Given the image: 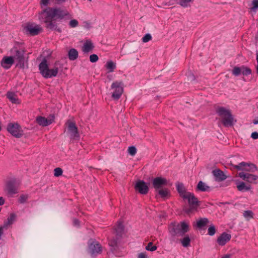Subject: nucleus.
I'll return each instance as SVG.
<instances>
[{
  "mask_svg": "<svg viewBox=\"0 0 258 258\" xmlns=\"http://www.w3.org/2000/svg\"><path fill=\"white\" fill-rule=\"evenodd\" d=\"M72 18V15L65 9L60 8H48L39 14V19L46 24L48 28L52 29L55 25L53 20H68Z\"/></svg>",
  "mask_w": 258,
  "mask_h": 258,
  "instance_id": "1",
  "label": "nucleus"
},
{
  "mask_svg": "<svg viewBox=\"0 0 258 258\" xmlns=\"http://www.w3.org/2000/svg\"><path fill=\"white\" fill-rule=\"evenodd\" d=\"M176 186L178 192L181 197L184 200L188 201L190 206V209L186 212L190 213L192 210L196 209L198 206V200L195 197L192 193L187 191L183 184L182 183L178 182L176 184Z\"/></svg>",
  "mask_w": 258,
  "mask_h": 258,
  "instance_id": "2",
  "label": "nucleus"
},
{
  "mask_svg": "<svg viewBox=\"0 0 258 258\" xmlns=\"http://www.w3.org/2000/svg\"><path fill=\"white\" fill-rule=\"evenodd\" d=\"M39 70L43 77L50 78L56 76L58 72V67L57 63L51 67L48 65L46 60H43L39 64Z\"/></svg>",
  "mask_w": 258,
  "mask_h": 258,
  "instance_id": "3",
  "label": "nucleus"
},
{
  "mask_svg": "<svg viewBox=\"0 0 258 258\" xmlns=\"http://www.w3.org/2000/svg\"><path fill=\"white\" fill-rule=\"evenodd\" d=\"M14 51L15 52V55L10 56H5L2 59L1 64L3 68L5 69H10L15 60L18 61L20 63L23 61V53L16 49Z\"/></svg>",
  "mask_w": 258,
  "mask_h": 258,
  "instance_id": "4",
  "label": "nucleus"
},
{
  "mask_svg": "<svg viewBox=\"0 0 258 258\" xmlns=\"http://www.w3.org/2000/svg\"><path fill=\"white\" fill-rule=\"evenodd\" d=\"M216 112L221 117L225 126H231L235 121L229 109L220 107L217 108Z\"/></svg>",
  "mask_w": 258,
  "mask_h": 258,
  "instance_id": "5",
  "label": "nucleus"
},
{
  "mask_svg": "<svg viewBox=\"0 0 258 258\" xmlns=\"http://www.w3.org/2000/svg\"><path fill=\"white\" fill-rule=\"evenodd\" d=\"M7 131L12 135L16 138H20L23 135V131L20 125L17 123H9L7 126Z\"/></svg>",
  "mask_w": 258,
  "mask_h": 258,
  "instance_id": "6",
  "label": "nucleus"
},
{
  "mask_svg": "<svg viewBox=\"0 0 258 258\" xmlns=\"http://www.w3.org/2000/svg\"><path fill=\"white\" fill-rule=\"evenodd\" d=\"M111 89L112 90V97L114 99H118L123 93V83L121 82H114L112 84Z\"/></svg>",
  "mask_w": 258,
  "mask_h": 258,
  "instance_id": "7",
  "label": "nucleus"
},
{
  "mask_svg": "<svg viewBox=\"0 0 258 258\" xmlns=\"http://www.w3.org/2000/svg\"><path fill=\"white\" fill-rule=\"evenodd\" d=\"M237 176L249 183H258V175L250 173L240 172L237 174Z\"/></svg>",
  "mask_w": 258,
  "mask_h": 258,
  "instance_id": "8",
  "label": "nucleus"
},
{
  "mask_svg": "<svg viewBox=\"0 0 258 258\" xmlns=\"http://www.w3.org/2000/svg\"><path fill=\"white\" fill-rule=\"evenodd\" d=\"M234 168L238 170H240L242 171L241 172L245 173L254 172L256 170V167L254 164L244 162H241L238 165H235Z\"/></svg>",
  "mask_w": 258,
  "mask_h": 258,
  "instance_id": "9",
  "label": "nucleus"
},
{
  "mask_svg": "<svg viewBox=\"0 0 258 258\" xmlns=\"http://www.w3.org/2000/svg\"><path fill=\"white\" fill-rule=\"evenodd\" d=\"M25 30L27 33L31 35H37L42 31L40 26L35 24H28L25 27Z\"/></svg>",
  "mask_w": 258,
  "mask_h": 258,
  "instance_id": "10",
  "label": "nucleus"
},
{
  "mask_svg": "<svg viewBox=\"0 0 258 258\" xmlns=\"http://www.w3.org/2000/svg\"><path fill=\"white\" fill-rule=\"evenodd\" d=\"M168 181L166 178L162 177H157L153 180V185L156 190L167 184Z\"/></svg>",
  "mask_w": 258,
  "mask_h": 258,
  "instance_id": "11",
  "label": "nucleus"
},
{
  "mask_svg": "<svg viewBox=\"0 0 258 258\" xmlns=\"http://www.w3.org/2000/svg\"><path fill=\"white\" fill-rule=\"evenodd\" d=\"M251 73L250 70L244 66H241L240 67H234L232 70V74L237 76L241 74L243 75L247 76Z\"/></svg>",
  "mask_w": 258,
  "mask_h": 258,
  "instance_id": "12",
  "label": "nucleus"
},
{
  "mask_svg": "<svg viewBox=\"0 0 258 258\" xmlns=\"http://www.w3.org/2000/svg\"><path fill=\"white\" fill-rule=\"evenodd\" d=\"M54 120L53 116H48L47 118H45L43 116H38L36 118L37 122L40 125L43 126H47L51 123Z\"/></svg>",
  "mask_w": 258,
  "mask_h": 258,
  "instance_id": "13",
  "label": "nucleus"
},
{
  "mask_svg": "<svg viewBox=\"0 0 258 258\" xmlns=\"http://www.w3.org/2000/svg\"><path fill=\"white\" fill-rule=\"evenodd\" d=\"M174 227H174L173 229L176 234L180 232L182 234H183L187 232L189 229L188 224L184 222L174 226Z\"/></svg>",
  "mask_w": 258,
  "mask_h": 258,
  "instance_id": "14",
  "label": "nucleus"
},
{
  "mask_svg": "<svg viewBox=\"0 0 258 258\" xmlns=\"http://www.w3.org/2000/svg\"><path fill=\"white\" fill-rule=\"evenodd\" d=\"M237 189L240 191H246L251 189V187L249 184H246L243 181H239L238 179H234Z\"/></svg>",
  "mask_w": 258,
  "mask_h": 258,
  "instance_id": "15",
  "label": "nucleus"
},
{
  "mask_svg": "<svg viewBox=\"0 0 258 258\" xmlns=\"http://www.w3.org/2000/svg\"><path fill=\"white\" fill-rule=\"evenodd\" d=\"M136 190L142 194H146L148 192L149 188L146 183L141 180L138 181L135 185Z\"/></svg>",
  "mask_w": 258,
  "mask_h": 258,
  "instance_id": "16",
  "label": "nucleus"
},
{
  "mask_svg": "<svg viewBox=\"0 0 258 258\" xmlns=\"http://www.w3.org/2000/svg\"><path fill=\"white\" fill-rule=\"evenodd\" d=\"M109 245L110 247V250L117 256H120L122 255L118 251L119 248L117 245V239H112L109 241Z\"/></svg>",
  "mask_w": 258,
  "mask_h": 258,
  "instance_id": "17",
  "label": "nucleus"
},
{
  "mask_svg": "<svg viewBox=\"0 0 258 258\" xmlns=\"http://www.w3.org/2000/svg\"><path fill=\"white\" fill-rule=\"evenodd\" d=\"M14 185H15L14 181H8L5 184L4 190L8 191L9 194H15L17 192V189Z\"/></svg>",
  "mask_w": 258,
  "mask_h": 258,
  "instance_id": "18",
  "label": "nucleus"
},
{
  "mask_svg": "<svg viewBox=\"0 0 258 258\" xmlns=\"http://www.w3.org/2000/svg\"><path fill=\"white\" fill-rule=\"evenodd\" d=\"M67 128L66 130L67 134L69 136L71 139H72V133L78 130L75 123L71 121H68L67 122Z\"/></svg>",
  "mask_w": 258,
  "mask_h": 258,
  "instance_id": "19",
  "label": "nucleus"
},
{
  "mask_svg": "<svg viewBox=\"0 0 258 258\" xmlns=\"http://www.w3.org/2000/svg\"><path fill=\"white\" fill-rule=\"evenodd\" d=\"M97 242L95 239H90L88 242V252L92 256H95Z\"/></svg>",
  "mask_w": 258,
  "mask_h": 258,
  "instance_id": "20",
  "label": "nucleus"
},
{
  "mask_svg": "<svg viewBox=\"0 0 258 258\" xmlns=\"http://www.w3.org/2000/svg\"><path fill=\"white\" fill-rule=\"evenodd\" d=\"M231 235L226 233H223L217 239V242L220 245H224L230 240Z\"/></svg>",
  "mask_w": 258,
  "mask_h": 258,
  "instance_id": "21",
  "label": "nucleus"
},
{
  "mask_svg": "<svg viewBox=\"0 0 258 258\" xmlns=\"http://www.w3.org/2000/svg\"><path fill=\"white\" fill-rule=\"evenodd\" d=\"M17 216L14 213H11L7 220L4 222V227L7 228L8 226L12 225L16 220Z\"/></svg>",
  "mask_w": 258,
  "mask_h": 258,
  "instance_id": "22",
  "label": "nucleus"
},
{
  "mask_svg": "<svg viewBox=\"0 0 258 258\" xmlns=\"http://www.w3.org/2000/svg\"><path fill=\"white\" fill-rule=\"evenodd\" d=\"M213 174L217 180L222 181L226 179V176L224 174L223 172L220 170L216 169L213 170Z\"/></svg>",
  "mask_w": 258,
  "mask_h": 258,
  "instance_id": "23",
  "label": "nucleus"
},
{
  "mask_svg": "<svg viewBox=\"0 0 258 258\" xmlns=\"http://www.w3.org/2000/svg\"><path fill=\"white\" fill-rule=\"evenodd\" d=\"M93 48L92 43L90 40H86L83 46L82 50L85 53L90 52Z\"/></svg>",
  "mask_w": 258,
  "mask_h": 258,
  "instance_id": "24",
  "label": "nucleus"
},
{
  "mask_svg": "<svg viewBox=\"0 0 258 258\" xmlns=\"http://www.w3.org/2000/svg\"><path fill=\"white\" fill-rule=\"evenodd\" d=\"M7 96L8 98L12 102V103L15 104H18L20 103L17 96L15 93L9 92L7 93Z\"/></svg>",
  "mask_w": 258,
  "mask_h": 258,
  "instance_id": "25",
  "label": "nucleus"
},
{
  "mask_svg": "<svg viewBox=\"0 0 258 258\" xmlns=\"http://www.w3.org/2000/svg\"><path fill=\"white\" fill-rule=\"evenodd\" d=\"M197 189L202 191H208L210 190V187L205 182L200 181L197 185Z\"/></svg>",
  "mask_w": 258,
  "mask_h": 258,
  "instance_id": "26",
  "label": "nucleus"
},
{
  "mask_svg": "<svg viewBox=\"0 0 258 258\" xmlns=\"http://www.w3.org/2000/svg\"><path fill=\"white\" fill-rule=\"evenodd\" d=\"M159 196L164 199L167 198L170 196L169 190L167 188H161L156 190Z\"/></svg>",
  "mask_w": 258,
  "mask_h": 258,
  "instance_id": "27",
  "label": "nucleus"
},
{
  "mask_svg": "<svg viewBox=\"0 0 258 258\" xmlns=\"http://www.w3.org/2000/svg\"><path fill=\"white\" fill-rule=\"evenodd\" d=\"M208 223L209 220L207 218H201L197 221L196 226L199 228H202L207 225Z\"/></svg>",
  "mask_w": 258,
  "mask_h": 258,
  "instance_id": "28",
  "label": "nucleus"
},
{
  "mask_svg": "<svg viewBox=\"0 0 258 258\" xmlns=\"http://www.w3.org/2000/svg\"><path fill=\"white\" fill-rule=\"evenodd\" d=\"M123 230V225L122 222H119L115 226L114 230L117 235H120Z\"/></svg>",
  "mask_w": 258,
  "mask_h": 258,
  "instance_id": "29",
  "label": "nucleus"
},
{
  "mask_svg": "<svg viewBox=\"0 0 258 258\" xmlns=\"http://www.w3.org/2000/svg\"><path fill=\"white\" fill-rule=\"evenodd\" d=\"M78 56V51L75 49H71L69 52V57L71 60L76 59Z\"/></svg>",
  "mask_w": 258,
  "mask_h": 258,
  "instance_id": "30",
  "label": "nucleus"
},
{
  "mask_svg": "<svg viewBox=\"0 0 258 258\" xmlns=\"http://www.w3.org/2000/svg\"><path fill=\"white\" fill-rule=\"evenodd\" d=\"M243 216L246 220L249 221L253 218V213L250 210L244 211L243 212Z\"/></svg>",
  "mask_w": 258,
  "mask_h": 258,
  "instance_id": "31",
  "label": "nucleus"
},
{
  "mask_svg": "<svg viewBox=\"0 0 258 258\" xmlns=\"http://www.w3.org/2000/svg\"><path fill=\"white\" fill-rule=\"evenodd\" d=\"M178 3L183 7H187L190 6L193 0H178Z\"/></svg>",
  "mask_w": 258,
  "mask_h": 258,
  "instance_id": "32",
  "label": "nucleus"
},
{
  "mask_svg": "<svg viewBox=\"0 0 258 258\" xmlns=\"http://www.w3.org/2000/svg\"><path fill=\"white\" fill-rule=\"evenodd\" d=\"M106 67L109 72H112L115 69V63L111 61H108L106 64Z\"/></svg>",
  "mask_w": 258,
  "mask_h": 258,
  "instance_id": "33",
  "label": "nucleus"
},
{
  "mask_svg": "<svg viewBox=\"0 0 258 258\" xmlns=\"http://www.w3.org/2000/svg\"><path fill=\"white\" fill-rule=\"evenodd\" d=\"M190 239L188 236H185L181 240L182 245L184 247H187L189 245Z\"/></svg>",
  "mask_w": 258,
  "mask_h": 258,
  "instance_id": "34",
  "label": "nucleus"
},
{
  "mask_svg": "<svg viewBox=\"0 0 258 258\" xmlns=\"http://www.w3.org/2000/svg\"><path fill=\"white\" fill-rule=\"evenodd\" d=\"M157 246L156 245H153L152 242H150L146 246V249L151 251H154L157 249Z\"/></svg>",
  "mask_w": 258,
  "mask_h": 258,
  "instance_id": "35",
  "label": "nucleus"
},
{
  "mask_svg": "<svg viewBox=\"0 0 258 258\" xmlns=\"http://www.w3.org/2000/svg\"><path fill=\"white\" fill-rule=\"evenodd\" d=\"M216 233V228L215 226L211 224L208 229V234L210 236L214 235Z\"/></svg>",
  "mask_w": 258,
  "mask_h": 258,
  "instance_id": "36",
  "label": "nucleus"
},
{
  "mask_svg": "<svg viewBox=\"0 0 258 258\" xmlns=\"http://www.w3.org/2000/svg\"><path fill=\"white\" fill-rule=\"evenodd\" d=\"M251 5V10L255 11L257 9H258V0H253Z\"/></svg>",
  "mask_w": 258,
  "mask_h": 258,
  "instance_id": "37",
  "label": "nucleus"
},
{
  "mask_svg": "<svg viewBox=\"0 0 258 258\" xmlns=\"http://www.w3.org/2000/svg\"><path fill=\"white\" fill-rule=\"evenodd\" d=\"M128 152L131 155L134 156L137 153V149L135 147H130L128 149Z\"/></svg>",
  "mask_w": 258,
  "mask_h": 258,
  "instance_id": "38",
  "label": "nucleus"
},
{
  "mask_svg": "<svg viewBox=\"0 0 258 258\" xmlns=\"http://www.w3.org/2000/svg\"><path fill=\"white\" fill-rule=\"evenodd\" d=\"M78 25V22L75 19L71 20L69 22V26L72 28H75Z\"/></svg>",
  "mask_w": 258,
  "mask_h": 258,
  "instance_id": "39",
  "label": "nucleus"
},
{
  "mask_svg": "<svg viewBox=\"0 0 258 258\" xmlns=\"http://www.w3.org/2000/svg\"><path fill=\"white\" fill-rule=\"evenodd\" d=\"M55 176H59L62 174V170L60 168H56L54 170Z\"/></svg>",
  "mask_w": 258,
  "mask_h": 258,
  "instance_id": "40",
  "label": "nucleus"
},
{
  "mask_svg": "<svg viewBox=\"0 0 258 258\" xmlns=\"http://www.w3.org/2000/svg\"><path fill=\"white\" fill-rule=\"evenodd\" d=\"M28 199V196L27 195H22L20 196L19 201L21 203H24Z\"/></svg>",
  "mask_w": 258,
  "mask_h": 258,
  "instance_id": "41",
  "label": "nucleus"
},
{
  "mask_svg": "<svg viewBox=\"0 0 258 258\" xmlns=\"http://www.w3.org/2000/svg\"><path fill=\"white\" fill-rule=\"evenodd\" d=\"M152 39V36L150 34H146L142 38L144 42H147Z\"/></svg>",
  "mask_w": 258,
  "mask_h": 258,
  "instance_id": "42",
  "label": "nucleus"
},
{
  "mask_svg": "<svg viewBox=\"0 0 258 258\" xmlns=\"http://www.w3.org/2000/svg\"><path fill=\"white\" fill-rule=\"evenodd\" d=\"M138 258H149L146 252H142L138 253Z\"/></svg>",
  "mask_w": 258,
  "mask_h": 258,
  "instance_id": "43",
  "label": "nucleus"
},
{
  "mask_svg": "<svg viewBox=\"0 0 258 258\" xmlns=\"http://www.w3.org/2000/svg\"><path fill=\"white\" fill-rule=\"evenodd\" d=\"M79 139V134L78 131H76L75 132L72 133V139L75 140H78Z\"/></svg>",
  "mask_w": 258,
  "mask_h": 258,
  "instance_id": "44",
  "label": "nucleus"
},
{
  "mask_svg": "<svg viewBox=\"0 0 258 258\" xmlns=\"http://www.w3.org/2000/svg\"><path fill=\"white\" fill-rule=\"evenodd\" d=\"M49 0H41L40 4L42 7H46L48 6Z\"/></svg>",
  "mask_w": 258,
  "mask_h": 258,
  "instance_id": "45",
  "label": "nucleus"
},
{
  "mask_svg": "<svg viewBox=\"0 0 258 258\" xmlns=\"http://www.w3.org/2000/svg\"><path fill=\"white\" fill-rule=\"evenodd\" d=\"M90 60L91 62H95L97 61V55L96 54H92L90 56Z\"/></svg>",
  "mask_w": 258,
  "mask_h": 258,
  "instance_id": "46",
  "label": "nucleus"
},
{
  "mask_svg": "<svg viewBox=\"0 0 258 258\" xmlns=\"http://www.w3.org/2000/svg\"><path fill=\"white\" fill-rule=\"evenodd\" d=\"M251 137L253 139H258V133L257 132H253L251 135Z\"/></svg>",
  "mask_w": 258,
  "mask_h": 258,
  "instance_id": "47",
  "label": "nucleus"
},
{
  "mask_svg": "<svg viewBox=\"0 0 258 258\" xmlns=\"http://www.w3.org/2000/svg\"><path fill=\"white\" fill-rule=\"evenodd\" d=\"M5 203V200L2 197H0V206H3Z\"/></svg>",
  "mask_w": 258,
  "mask_h": 258,
  "instance_id": "48",
  "label": "nucleus"
},
{
  "mask_svg": "<svg viewBox=\"0 0 258 258\" xmlns=\"http://www.w3.org/2000/svg\"><path fill=\"white\" fill-rule=\"evenodd\" d=\"M5 228V227H4V226L0 227V237L1 236V235H2V234L3 233V229Z\"/></svg>",
  "mask_w": 258,
  "mask_h": 258,
  "instance_id": "49",
  "label": "nucleus"
},
{
  "mask_svg": "<svg viewBox=\"0 0 258 258\" xmlns=\"http://www.w3.org/2000/svg\"><path fill=\"white\" fill-rule=\"evenodd\" d=\"M73 223H74V225H75V226H77L79 225V221L77 219H74Z\"/></svg>",
  "mask_w": 258,
  "mask_h": 258,
  "instance_id": "50",
  "label": "nucleus"
},
{
  "mask_svg": "<svg viewBox=\"0 0 258 258\" xmlns=\"http://www.w3.org/2000/svg\"><path fill=\"white\" fill-rule=\"evenodd\" d=\"M230 254H226L222 256L221 258H230Z\"/></svg>",
  "mask_w": 258,
  "mask_h": 258,
  "instance_id": "51",
  "label": "nucleus"
},
{
  "mask_svg": "<svg viewBox=\"0 0 258 258\" xmlns=\"http://www.w3.org/2000/svg\"><path fill=\"white\" fill-rule=\"evenodd\" d=\"M58 3H64L67 0H56Z\"/></svg>",
  "mask_w": 258,
  "mask_h": 258,
  "instance_id": "52",
  "label": "nucleus"
},
{
  "mask_svg": "<svg viewBox=\"0 0 258 258\" xmlns=\"http://www.w3.org/2000/svg\"><path fill=\"white\" fill-rule=\"evenodd\" d=\"M253 123H254V124H258V119L254 120H253Z\"/></svg>",
  "mask_w": 258,
  "mask_h": 258,
  "instance_id": "53",
  "label": "nucleus"
},
{
  "mask_svg": "<svg viewBox=\"0 0 258 258\" xmlns=\"http://www.w3.org/2000/svg\"><path fill=\"white\" fill-rule=\"evenodd\" d=\"M97 250H98V252L101 250L100 249V247H98V246Z\"/></svg>",
  "mask_w": 258,
  "mask_h": 258,
  "instance_id": "54",
  "label": "nucleus"
},
{
  "mask_svg": "<svg viewBox=\"0 0 258 258\" xmlns=\"http://www.w3.org/2000/svg\"><path fill=\"white\" fill-rule=\"evenodd\" d=\"M1 129H2V127H1V126L0 125V131H1Z\"/></svg>",
  "mask_w": 258,
  "mask_h": 258,
  "instance_id": "55",
  "label": "nucleus"
}]
</instances>
